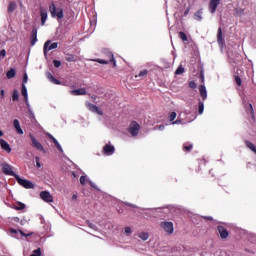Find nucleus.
Listing matches in <instances>:
<instances>
[{
  "mask_svg": "<svg viewBox=\"0 0 256 256\" xmlns=\"http://www.w3.org/2000/svg\"><path fill=\"white\" fill-rule=\"evenodd\" d=\"M125 233H127V234L131 233V227H126L125 228Z\"/></svg>",
  "mask_w": 256,
  "mask_h": 256,
  "instance_id": "nucleus-54",
  "label": "nucleus"
},
{
  "mask_svg": "<svg viewBox=\"0 0 256 256\" xmlns=\"http://www.w3.org/2000/svg\"><path fill=\"white\" fill-rule=\"evenodd\" d=\"M12 221H14L15 223H19L21 219L19 217H13Z\"/></svg>",
  "mask_w": 256,
  "mask_h": 256,
  "instance_id": "nucleus-53",
  "label": "nucleus"
},
{
  "mask_svg": "<svg viewBox=\"0 0 256 256\" xmlns=\"http://www.w3.org/2000/svg\"><path fill=\"white\" fill-rule=\"evenodd\" d=\"M217 41L223 47L225 45V39H223V29L219 28L217 33Z\"/></svg>",
  "mask_w": 256,
  "mask_h": 256,
  "instance_id": "nucleus-14",
  "label": "nucleus"
},
{
  "mask_svg": "<svg viewBox=\"0 0 256 256\" xmlns=\"http://www.w3.org/2000/svg\"><path fill=\"white\" fill-rule=\"evenodd\" d=\"M147 73H149V71H147V69H145V70L140 71L138 73V75H136L135 77H136V79H137V77L143 78V77H146Z\"/></svg>",
  "mask_w": 256,
  "mask_h": 256,
  "instance_id": "nucleus-34",
  "label": "nucleus"
},
{
  "mask_svg": "<svg viewBox=\"0 0 256 256\" xmlns=\"http://www.w3.org/2000/svg\"><path fill=\"white\" fill-rule=\"evenodd\" d=\"M202 15H203V9H200L197 12H195L194 19H196V21H201V19H203Z\"/></svg>",
  "mask_w": 256,
  "mask_h": 256,
  "instance_id": "nucleus-22",
  "label": "nucleus"
},
{
  "mask_svg": "<svg viewBox=\"0 0 256 256\" xmlns=\"http://www.w3.org/2000/svg\"><path fill=\"white\" fill-rule=\"evenodd\" d=\"M2 171L4 173V175H10L11 177H17V174L14 173L13 168L11 167V165L7 164V163H2Z\"/></svg>",
  "mask_w": 256,
  "mask_h": 256,
  "instance_id": "nucleus-7",
  "label": "nucleus"
},
{
  "mask_svg": "<svg viewBox=\"0 0 256 256\" xmlns=\"http://www.w3.org/2000/svg\"><path fill=\"white\" fill-rule=\"evenodd\" d=\"M160 227L164 229L165 233L168 235H173L175 228L173 227V222H161Z\"/></svg>",
  "mask_w": 256,
  "mask_h": 256,
  "instance_id": "nucleus-6",
  "label": "nucleus"
},
{
  "mask_svg": "<svg viewBox=\"0 0 256 256\" xmlns=\"http://www.w3.org/2000/svg\"><path fill=\"white\" fill-rule=\"evenodd\" d=\"M189 13V10H186L185 12H184V15H187Z\"/></svg>",
  "mask_w": 256,
  "mask_h": 256,
  "instance_id": "nucleus-60",
  "label": "nucleus"
},
{
  "mask_svg": "<svg viewBox=\"0 0 256 256\" xmlns=\"http://www.w3.org/2000/svg\"><path fill=\"white\" fill-rule=\"evenodd\" d=\"M139 239H142V241H147L149 239V233L147 232H141L138 235Z\"/></svg>",
  "mask_w": 256,
  "mask_h": 256,
  "instance_id": "nucleus-31",
  "label": "nucleus"
},
{
  "mask_svg": "<svg viewBox=\"0 0 256 256\" xmlns=\"http://www.w3.org/2000/svg\"><path fill=\"white\" fill-rule=\"evenodd\" d=\"M249 111L251 115H255V111L253 110V104H249Z\"/></svg>",
  "mask_w": 256,
  "mask_h": 256,
  "instance_id": "nucleus-47",
  "label": "nucleus"
},
{
  "mask_svg": "<svg viewBox=\"0 0 256 256\" xmlns=\"http://www.w3.org/2000/svg\"><path fill=\"white\" fill-rule=\"evenodd\" d=\"M163 127H164V126H163V125H161V126H160V129H163Z\"/></svg>",
  "mask_w": 256,
  "mask_h": 256,
  "instance_id": "nucleus-63",
  "label": "nucleus"
},
{
  "mask_svg": "<svg viewBox=\"0 0 256 256\" xmlns=\"http://www.w3.org/2000/svg\"><path fill=\"white\" fill-rule=\"evenodd\" d=\"M183 73H185V68H184L182 65H180V66L176 69L175 75H183Z\"/></svg>",
  "mask_w": 256,
  "mask_h": 256,
  "instance_id": "nucleus-32",
  "label": "nucleus"
},
{
  "mask_svg": "<svg viewBox=\"0 0 256 256\" xmlns=\"http://www.w3.org/2000/svg\"><path fill=\"white\" fill-rule=\"evenodd\" d=\"M59 47V43L53 42L51 44V40H47L44 44V55H47L48 51H53V49H57Z\"/></svg>",
  "mask_w": 256,
  "mask_h": 256,
  "instance_id": "nucleus-8",
  "label": "nucleus"
},
{
  "mask_svg": "<svg viewBox=\"0 0 256 256\" xmlns=\"http://www.w3.org/2000/svg\"><path fill=\"white\" fill-rule=\"evenodd\" d=\"M235 81L236 84L238 85V87H241L243 81L241 80V77H239L238 75L235 76Z\"/></svg>",
  "mask_w": 256,
  "mask_h": 256,
  "instance_id": "nucleus-37",
  "label": "nucleus"
},
{
  "mask_svg": "<svg viewBox=\"0 0 256 256\" xmlns=\"http://www.w3.org/2000/svg\"><path fill=\"white\" fill-rule=\"evenodd\" d=\"M54 145H55L56 149H58V151L63 153V147H61V144H59V141H55Z\"/></svg>",
  "mask_w": 256,
  "mask_h": 256,
  "instance_id": "nucleus-39",
  "label": "nucleus"
},
{
  "mask_svg": "<svg viewBox=\"0 0 256 256\" xmlns=\"http://www.w3.org/2000/svg\"><path fill=\"white\" fill-rule=\"evenodd\" d=\"M107 57L109 61L103 60V59H95L94 61L96 63H100L101 65H109V63H113V67H117V61H115V56L112 52L107 53Z\"/></svg>",
  "mask_w": 256,
  "mask_h": 256,
  "instance_id": "nucleus-3",
  "label": "nucleus"
},
{
  "mask_svg": "<svg viewBox=\"0 0 256 256\" xmlns=\"http://www.w3.org/2000/svg\"><path fill=\"white\" fill-rule=\"evenodd\" d=\"M0 137H3V131L0 130Z\"/></svg>",
  "mask_w": 256,
  "mask_h": 256,
  "instance_id": "nucleus-61",
  "label": "nucleus"
},
{
  "mask_svg": "<svg viewBox=\"0 0 256 256\" xmlns=\"http://www.w3.org/2000/svg\"><path fill=\"white\" fill-rule=\"evenodd\" d=\"M12 101H19V91L14 90L12 93Z\"/></svg>",
  "mask_w": 256,
  "mask_h": 256,
  "instance_id": "nucleus-33",
  "label": "nucleus"
},
{
  "mask_svg": "<svg viewBox=\"0 0 256 256\" xmlns=\"http://www.w3.org/2000/svg\"><path fill=\"white\" fill-rule=\"evenodd\" d=\"M199 91H200V96L202 97L203 101L207 99V88H205V85H200L199 86Z\"/></svg>",
  "mask_w": 256,
  "mask_h": 256,
  "instance_id": "nucleus-18",
  "label": "nucleus"
},
{
  "mask_svg": "<svg viewBox=\"0 0 256 256\" xmlns=\"http://www.w3.org/2000/svg\"><path fill=\"white\" fill-rule=\"evenodd\" d=\"M53 63H54V67H56V69H59V67H61V61L54 60Z\"/></svg>",
  "mask_w": 256,
  "mask_h": 256,
  "instance_id": "nucleus-43",
  "label": "nucleus"
},
{
  "mask_svg": "<svg viewBox=\"0 0 256 256\" xmlns=\"http://www.w3.org/2000/svg\"><path fill=\"white\" fill-rule=\"evenodd\" d=\"M0 97H1V99L5 98V91L3 89L0 90Z\"/></svg>",
  "mask_w": 256,
  "mask_h": 256,
  "instance_id": "nucleus-51",
  "label": "nucleus"
},
{
  "mask_svg": "<svg viewBox=\"0 0 256 256\" xmlns=\"http://www.w3.org/2000/svg\"><path fill=\"white\" fill-rule=\"evenodd\" d=\"M21 94L22 96L24 97V100L27 102L28 99H29V96L27 94V86H25V84H22V87H21Z\"/></svg>",
  "mask_w": 256,
  "mask_h": 256,
  "instance_id": "nucleus-21",
  "label": "nucleus"
},
{
  "mask_svg": "<svg viewBox=\"0 0 256 256\" xmlns=\"http://www.w3.org/2000/svg\"><path fill=\"white\" fill-rule=\"evenodd\" d=\"M10 232L15 234V233H17V230L16 229H10Z\"/></svg>",
  "mask_w": 256,
  "mask_h": 256,
  "instance_id": "nucleus-57",
  "label": "nucleus"
},
{
  "mask_svg": "<svg viewBox=\"0 0 256 256\" xmlns=\"http://www.w3.org/2000/svg\"><path fill=\"white\" fill-rule=\"evenodd\" d=\"M46 75H47V79H49L51 83H54V85H61V81H59L53 75H51V72H48Z\"/></svg>",
  "mask_w": 256,
  "mask_h": 256,
  "instance_id": "nucleus-19",
  "label": "nucleus"
},
{
  "mask_svg": "<svg viewBox=\"0 0 256 256\" xmlns=\"http://www.w3.org/2000/svg\"><path fill=\"white\" fill-rule=\"evenodd\" d=\"M15 69L11 68L7 73H6V77L7 79H13V77H15Z\"/></svg>",
  "mask_w": 256,
  "mask_h": 256,
  "instance_id": "nucleus-29",
  "label": "nucleus"
},
{
  "mask_svg": "<svg viewBox=\"0 0 256 256\" xmlns=\"http://www.w3.org/2000/svg\"><path fill=\"white\" fill-rule=\"evenodd\" d=\"M73 177H76L75 172L72 173Z\"/></svg>",
  "mask_w": 256,
  "mask_h": 256,
  "instance_id": "nucleus-62",
  "label": "nucleus"
},
{
  "mask_svg": "<svg viewBox=\"0 0 256 256\" xmlns=\"http://www.w3.org/2000/svg\"><path fill=\"white\" fill-rule=\"evenodd\" d=\"M140 130H141V125H139L137 121H132L128 128V132L132 135V137H137L139 135Z\"/></svg>",
  "mask_w": 256,
  "mask_h": 256,
  "instance_id": "nucleus-4",
  "label": "nucleus"
},
{
  "mask_svg": "<svg viewBox=\"0 0 256 256\" xmlns=\"http://www.w3.org/2000/svg\"><path fill=\"white\" fill-rule=\"evenodd\" d=\"M0 145L4 151H6L7 153H11V146L7 141L0 139Z\"/></svg>",
  "mask_w": 256,
  "mask_h": 256,
  "instance_id": "nucleus-16",
  "label": "nucleus"
},
{
  "mask_svg": "<svg viewBox=\"0 0 256 256\" xmlns=\"http://www.w3.org/2000/svg\"><path fill=\"white\" fill-rule=\"evenodd\" d=\"M14 129H16L18 135H23V129L21 128V124L19 123V120L15 119L13 122Z\"/></svg>",
  "mask_w": 256,
  "mask_h": 256,
  "instance_id": "nucleus-17",
  "label": "nucleus"
},
{
  "mask_svg": "<svg viewBox=\"0 0 256 256\" xmlns=\"http://www.w3.org/2000/svg\"><path fill=\"white\" fill-rule=\"evenodd\" d=\"M27 81H29V76H27V73H25L23 76L22 85H25V83H27Z\"/></svg>",
  "mask_w": 256,
  "mask_h": 256,
  "instance_id": "nucleus-45",
  "label": "nucleus"
},
{
  "mask_svg": "<svg viewBox=\"0 0 256 256\" xmlns=\"http://www.w3.org/2000/svg\"><path fill=\"white\" fill-rule=\"evenodd\" d=\"M30 256H41V248L33 250L32 254Z\"/></svg>",
  "mask_w": 256,
  "mask_h": 256,
  "instance_id": "nucleus-36",
  "label": "nucleus"
},
{
  "mask_svg": "<svg viewBox=\"0 0 256 256\" xmlns=\"http://www.w3.org/2000/svg\"><path fill=\"white\" fill-rule=\"evenodd\" d=\"M15 179L17 183L24 187V189H35V184H33V182L22 179L19 175H17Z\"/></svg>",
  "mask_w": 256,
  "mask_h": 256,
  "instance_id": "nucleus-5",
  "label": "nucleus"
},
{
  "mask_svg": "<svg viewBox=\"0 0 256 256\" xmlns=\"http://www.w3.org/2000/svg\"><path fill=\"white\" fill-rule=\"evenodd\" d=\"M209 4H208V9L210 11V13L213 15L215 13V11H217V7H219V5H221V2L223 0H209Z\"/></svg>",
  "mask_w": 256,
  "mask_h": 256,
  "instance_id": "nucleus-9",
  "label": "nucleus"
},
{
  "mask_svg": "<svg viewBox=\"0 0 256 256\" xmlns=\"http://www.w3.org/2000/svg\"><path fill=\"white\" fill-rule=\"evenodd\" d=\"M193 150V144L186 142L183 144V151H185V153H191V151Z\"/></svg>",
  "mask_w": 256,
  "mask_h": 256,
  "instance_id": "nucleus-20",
  "label": "nucleus"
},
{
  "mask_svg": "<svg viewBox=\"0 0 256 256\" xmlns=\"http://www.w3.org/2000/svg\"><path fill=\"white\" fill-rule=\"evenodd\" d=\"M95 113H97L98 115H103V112L99 110V108H98V111H95Z\"/></svg>",
  "mask_w": 256,
  "mask_h": 256,
  "instance_id": "nucleus-56",
  "label": "nucleus"
},
{
  "mask_svg": "<svg viewBox=\"0 0 256 256\" xmlns=\"http://www.w3.org/2000/svg\"><path fill=\"white\" fill-rule=\"evenodd\" d=\"M35 161H36V167H37L38 169H41V162H40L39 156H36V157H35Z\"/></svg>",
  "mask_w": 256,
  "mask_h": 256,
  "instance_id": "nucleus-42",
  "label": "nucleus"
},
{
  "mask_svg": "<svg viewBox=\"0 0 256 256\" xmlns=\"http://www.w3.org/2000/svg\"><path fill=\"white\" fill-rule=\"evenodd\" d=\"M16 211H23L25 204L23 202H17V205L13 207Z\"/></svg>",
  "mask_w": 256,
  "mask_h": 256,
  "instance_id": "nucleus-26",
  "label": "nucleus"
},
{
  "mask_svg": "<svg viewBox=\"0 0 256 256\" xmlns=\"http://www.w3.org/2000/svg\"><path fill=\"white\" fill-rule=\"evenodd\" d=\"M174 119H177V113L171 112L169 115V121L173 122Z\"/></svg>",
  "mask_w": 256,
  "mask_h": 256,
  "instance_id": "nucleus-38",
  "label": "nucleus"
},
{
  "mask_svg": "<svg viewBox=\"0 0 256 256\" xmlns=\"http://www.w3.org/2000/svg\"><path fill=\"white\" fill-rule=\"evenodd\" d=\"M86 181H87V177H85V176L80 177V184L81 185H85Z\"/></svg>",
  "mask_w": 256,
  "mask_h": 256,
  "instance_id": "nucleus-46",
  "label": "nucleus"
},
{
  "mask_svg": "<svg viewBox=\"0 0 256 256\" xmlns=\"http://www.w3.org/2000/svg\"><path fill=\"white\" fill-rule=\"evenodd\" d=\"M200 79H201L202 83H205V75L203 74V72H201V74H200Z\"/></svg>",
  "mask_w": 256,
  "mask_h": 256,
  "instance_id": "nucleus-50",
  "label": "nucleus"
},
{
  "mask_svg": "<svg viewBox=\"0 0 256 256\" xmlns=\"http://www.w3.org/2000/svg\"><path fill=\"white\" fill-rule=\"evenodd\" d=\"M86 224L88 225V227H90V229L97 231V226L95 224L91 223V221L87 220Z\"/></svg>",
  "mask_w": 256,
  "mask_h": 256,
  "instance_id": "nucleus-35",
  "label": "nucleus"
},
{
  "mask_svg": "<svg viewBox=\"0 0 256 256\" xmlns=\"http://www.w3.org/2000/svg\"><path fill=\"white\" fill-rule=\"evenodd\" d=\"M30 43H31L32 47L35 45V43H37V27H35V26L32 28Z\"/></svg>",
  "mask_w": 256,
  "mask_h": 256,
  "instance_id": "nucleus-15",
  "label": "nucleus"
},
{
  "mask_svg": "<svg viewBox=\"0 0 256 256\" xmlns=\"http://www.w3.org/2000/svg\"><path fill=\"white\" fill-rule=\"evenodd\" d=\"M182 121L177 119L176 121L172 122V125H181Z\"/></svg>",
  "mask_w": 256,
  "mask_h": 256,
  "instance_id": "nucleus-49",
  "label": "nucleus"
},
{
  "mask_svg": "<svg viewBox=\"0 0 256 256\" xmlns=\"http://www.w3.org/2000/svg\"><path fill=\"white\" fill-rule=\"evenodd\" d=\"M87 108L89 109V111H92V113H95V111H98V107L90 102H88L87 104Z\"/></svg>",
  "mask_w": 256,
  "mask_h": 256,
  "instance_id": "nucleus-28",
  "label": "nucleus"
},
{
  "mask_svg": "<svg viewBox=\"0 0 256 256\" xmlns=\"http://www.w3.org/2000/svg\"><path fill=\"white\" fill-rule=\"evenodd\" d=\"M90 185L95 189V184H93V182H90Z\"/></svg>",
  "mask_w": 256,
  "mask_h": 256,
  "instance_id": "nucleus-58",
  "label": "nucleus"
},
{
  "mask_svg": "<svg viewBox=\"0 0 256 256\" xmlns=\"http://www.w3.org/2000/svg\"><path fill=\"white\" fill-rule=\"evenodd\" d=\"M102 153H103V155H107V156L113 155V153H115V146H113L111 144H106L103 147Z\"/></svg>",
  "mask_w": 256,
  "mask_h": 256,
  "instance_id": "nucleus-11",
  "label": "nucleus"
},
{
  "mask_svg": "<svg viewBox=\"0 0 256 256\" xmlns=\"http://www.w3.org/2000/svg\"><path fill=\"white\" fill-rule=\"evenodd\" d=\"M70 95L79 96V95H87V89L79 88L76 90H71Z\"/></svg>",
  "mask_w": 256,
  "mask_h": 256,
  "instance_id": "nucleus-13",
  "label": "nucleus"
},
{
  "mask_svg": "<svg viewBox=\"0 0 256 256\" xmlns=\"http://www.w3.org/2000/svg\"><path fill=\"white\" fill-rule=\"evenodd\" d=\"M203 219H205L206 221H213V217L211 216H204Z\"/></svg>",
  "mask_w": 256,
  "mask_h": 256,
  "instance_id": "nucleus-52",
  "label": "nucleus"
},
{
  "mask_svg": "<svg viewBox=\"0 0 256 256\" xmlns=\"http://www.w3.org/2000/svg\"><path fill=\"white\" fill-rule=\"evenodd\" d=\"M49 137L53 141V143L55 144V141H57V139H55V137H53V135H49Z\"/></svg>",
  "mask_w": 256,
  "mask_h": 256,
  "instance_id": "nucleus-55",
  "label": "nucleus"
},
{
  "mask_svg": "<svg viewBox=\"0 0 256 256\" xmlns=\"http://www.w3.org/2000/svg\"><path fill=\"white\" fill-rule=\"evenodd\" d=\"M28 137L31 140V147H33V149H36L37 151H41V153H47V151L45 150V147H43V144H41V142L37 140V138L35 137V135H33V133H29Z\"/></svg>",
  "mask_w": 256,
  "mask_h": 256,
  "instance_id": "nucleus-1",
  "label": "nucleus"
},
{
  "mask_svg": "<svg viewBox=\"0 0 256 256\" xmlns=\"http://www.w3.org/2000/svg\"><path fill=\"white\" fill-rule=\"evenodd\" d=\"M40 16H41V25H45V22L47 21V12L41 11Z\"/></svg>",
  "mask_w": 256,
  "mask_h": 256,
  "instance_id": "nucleus-27",
  "label": "nucleus"
},
{
  "mask_svg": "<svg viewBox=\"0 0 256 256\" xmlns=\"http://www.w3.org/2000/svg\"><path fill=\"white\" fill-rule=\"evenodd\" d=\"M40 198L46 203H53V196L51 195V193H49V191H42L40 193Z\"/></svg>",
  "mask_w": 256,
  "mask_h": 256,
  "instance_id": "nucleus-10",
  "label": "nucleus"
},
{
  "mask_svg": "<svg viewBox=\"0 0 256 256\" xmlns=\"http://www.w3.org/2000/svg\"><path fill=\"white\" fill-rule=\"evenodd\" d=\"M20 235H22V237H31V235H33V232H30L28 234H25V232H23V230H18Z\"/></svg>",
  "mask_w": 256,
  "mask_h": 256,
  "instance_id": "nucleus-41",
  "label": "nucleus"
},
{
  "mask_svg": "<svg viewBox=\"0 0 256 256\" xmlns=\"http://www.w3.org/2000/svg\"><path fill=\"white\" fill-rule=\"evenodd\" d=\"M7 55V51H5V49L0 51V57H6Z\"/></svg>",
  "mask_w": 256,
  "mask_h": 256,
  "instance_id": "nucleus-48",
  "label": "nucleus"
},
{
  "mask_svg": "<svg viewBox=\"0 0 256 256\" xmlns=\"http://www.w3.org/2000/svg\"><path fill=\"white\" fill-rule=\"evenodd\" d=\"M49 11L51 13V17H57L58 21H61V19L65 17V15L63 14V8H57V6H55V3L53 2L49 7Z\"/></svg>",
  "mask_w": 256,
  "mask_h": 256,
  "instance_id": "nucleus-2",
  "label": "nucleus"
},
{
  "mask_svg": "<svg viewBox=\"0 0 256 256\" xmlns=\"http://www.w3.org/2000/svg\"><path fill=\"white\" fill-rule=\"evenodd\" d=\"M65 59H66V61H68V63L77 62V58H75V55H73V54H67Z\"/></svg>",
  "mask_w": 256,
  "mask_h": 256,
  "instance_id": "nucleus-23",
  "label": "nucleus"
},
{
  "mask_svg": "<svg viewBox=\"0 0 256 256\" xmlns=\"http://www.w3.org/2000/svg\"><path fill=\"white\" fill-rule=\"evenodd\" d=\"M203 111H205V104H203V102L199 101V103H198V113H199V115H203Z\"/></svg>",
  "mask_w": 256,
  "mask_h": 256,
  "instance_id": "nucleus-30",
  "label": "nucleus"
},
{
  "mask_svg": "<svg viewBox=\"0 0 256 256\" xmlns=\"http://www.w3.org/2000/svg\"><path fill=\"white\" fill-rule=\"evenodd\" d=\"M72 199H77V194H74V195L72 196Z\"/></svg>",
  "mask_w": 256,
  "mask_h": 256,
  "instance_id": "nucleus-59",
  "label": "nucleus"
},
{
  "mask_svg": "<svg viewBox=\"0 0 256 256\" xmlns=\"http://www.w3.org/2000/svg\"><path fill=\"white\" fill-rule=\"evenodd\" d=\"M189 87H190V89H197V83H195V81H191L189 83Z\"/></svg>",
  "mask_w": 256,
  "mask_h": 256,
  "instance_id": "nucleus-44",
  "label": "nucleus"
},
{
  "mask_svg": "<svg viewBox=\"0 0 256 256\" xmlns=\"http://www.w3.org/2000/svg\"><path fill=\"white\" fill-rule=\"evenodd\" d=\"M179 37L182 41H187V34H185V32H180Z\"/></svg>",
  "mask_w": 256,
  "mask_h": 256,
  "instance_id": "nucleus-40",
  "label": "nucleus"
},
{
  "mask_svg": "<svg viewBox=\"0 0 256 256\" xmlns=\"http://www.w3.org/2000/svg\"><path fill=\"white\" fill-rule=\"evenodd\" d=\"M245 145H246V147H248V149L252 150L253 153L256 154V147H255V144L251 143V141H249V140H246V141H245Z\"/></svg>",
  "mask_w": 256,
  "mask_h": 256,
  "instance_id": "nucleus-24",
  "label": "nucleus"
},
{
  "mask_svg": "<svg viewBox=\"0 0 256 256\" xmlns=\"http://www.w3.org/2000/svg\"><path fill=\"white\" fill-rule=\"evenodd\" d=\"M17 9V3L10 2L8 6V13H13Z\"/></svg>",
  "mask_w": 256,
  "mask_h": 256,
  "instance_id": "nucleus-25",
  "label": "nucleus"
},
{
  "mask_svg": "<svg viewBox=\"0 0 256 256\" xmlns=\"http://www.w3.org/2000/svg\"><path fill=\"white\" fill-rule=\"evenodd\" d=\"M217 231L221 237V239H227L229 237V231L224 226H217Z\"/></svg>",
  "mask_w": 256,
  "mask_h": 256,
  "instance_id": "nucleus-12",
  "label": "nucleus"
}]
</instances>
